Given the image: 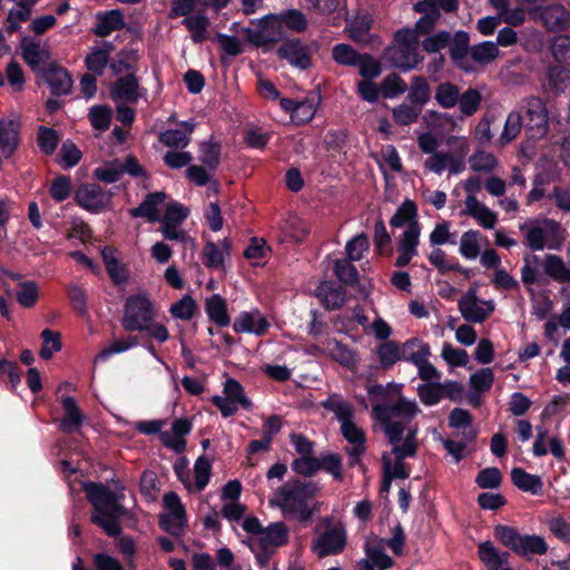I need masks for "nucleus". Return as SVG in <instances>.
<instances>
[{"mask_svg":"<svg viewBox=\"0 0 570 570\" xmlns=\"http://www.w3.org/2000/svg\"><path fill=\"white\" fill-rule=\"evenodd\" d=\"M494 535L504 547L524 558L530 554L542 556L548 551V544L543 537L521 534L515 528L509 525H497Z\"/></svg>","mask_w":570,"mask_h":570,"instance_id":"obj_6","label":"nucleus"},{"mask_svg":"<svg viewBox=\"0 0 570 570\" xmlns=\"http://www.w3.org/2000/svg\"><path fill=\"white\" fill-rule=\"evenodd\" d=\"M61 404L65 410V416L60 421V429L65 433L78 431L85 420V415L78 407L76 400L71 396H63Z\"/></svg>","mask_w":570,"mask_h":570,"instance_id":"obj_28","label":"nucleus"},{"mask_svg":"<svg viewBox=\"0 0 570 570\" xmlns=\"http://www.w3.org/2000/svg\"><path fill=\"white\" fill-rule=\"evenodd\" d=\"M460 90L451 82H443L438 86L435 90V100L443 108H452L459 101Z\"/></svg>","mask_w":570,"mask_h":570,"instance_id":"obj_56","label":"nucleus"},{"mask_svg":"<svg viewBox=\"0 0 570 570\" xmlns=\"http://www.w3.org/2000/svg\"><path fill=\"white\" fill-rule=\"evenodd\" d=\"M492 7L497 10L501 23L510 26H520L525 21L527 9L522 6L509 8V0H489Z\"/></svg>","mask_w":570,"mask_h":570,"instance_id":"obj_34","label":"nucleus"},{"mask_svg":"<svg viewBox=\"0 0 570 570\" xmlns=\"http://www.w3.org/2000/svg\"><path fill=\"white\" fill-rule=\"evenodd\" d=\"M166 197L164 191L148 194L137 208L130 209V215L132 217H145L151 223L158 222L160 217L158 206L165 203Z\"/></svg>","mask_w":570,"mask_h":570,"instance_id":"obj_29","label":"nucleus"},{"mask_svg":"<svg viewBox=\"0 0 570 570\" xmlns=\"http://www.w3.org/2000/svg\"><path fill=\"white\" fill-rule=\"evenodd\" d=\"M318 296L328 309L341 307L345 302V294L341 288L334 287L328 283L322 284L318 289Z\"/></svg>","mask_w":570,"mask_h":570,"instance_id":"obj_51","label":"nucleus"},{"mask_svg":"<svg viewBox=\"0 0 570 570\" xmlns=\"http://www.w3.org/2000/svg\"><path fill=\"white\" fill-rule=\"evenodd\" d=\"M174 471L178 480L189 492H200L209 482L212 463L208 458L200 455L194 464V471L191 474L188 468V461L181 458L175 462Z\"/></svg>","mask_w":570,"mask_h":570,"instance_id":"obj_9","label":"nucleus"},{"mask_svg":"<svg viewBox=\"0 0 570 570\" xmlns=\"http://www.w3.org/2000/svg\"><path fill=\"white\" fill-rule=\"evenodd\" d=\"M377 354L383 367H391L402 360L401 346L393 341L382 343L377 348Z\"/></svg>","mask_w":570,"mask_h":570,"instance_id":"obj_59","label":"nucleus"},{"mask_svg":"<svg viewBox=\"0 0 570 570\" xmlns=\"http://www.w3.org/2000/svg\"><path fill=\"white\" fill-rule=\"evenodd\" d=\"M498 45L492 41H484L470 49L472 59L480 65H489L499 57Z\"/></svg>","mask_w":570,"mask_h":570,"instance_id":"obj_49","label":"nucleus"},{"mask_svg":"<svg viewBox=\"0 0 570 570\" xmlns=\"http://www.w3.org/2000/svg\"><path fill=\"white\" fill-rule=\"evenodd\" d=\"M292 470L301 475L311 476L321 470V462L313 454L301 455L293 460L291 464Z\"/></svg>","mask_w":570,"mask_h":570,"instance_id":"obj_61","label":"nucleus"},{"mask_svg":"<svg viewBox=\"0 0 570 570\" xmlns=\"http://www.w3.org/2000/svg\"><path fill=\"white\" fill-rule=\"evenodd\" d=\"M372 19L367 14L356 16L348 22L350 37L360 43H368L371 40L370 29Z\"/></svg>","mask_w":570,"mask_h":570,"instance_id":"obj_44","label":"nucleus"},{"mask_svg":"<svg viewBox=\"0 0 570 570\" xmlns=\"http://www.w3.org/2000/svg\"><path fill=\"white\" fill-rule=\"evenodd\" d=\"M279 105L283 110L291 114V119L295 125L308 122L316 112V104L312 98L299 101L284 98L281 99Z\"/></svg>","mask_w":570,"mask_h":570,"instance_id":"obj_23","label":"nucleus"},{"mask_svg":"<svg viewBox=\"0 0 570 570\" xmlns=\"http://www.w3.org/2000/svg\"><path fill=\"white\" fill-rule=\"evenodd\" d=\"M479 557L489 570H499L509 560V553L500 552L490 541L479 544Z\"/></svg>","mask_w":570,"mask_h":570,"instance_id":"obj_37","label":"nucleus"},{"mask_svg":"<svg viewBox=\"0 0 570 570\" xmlns=\"http://www.w3.org/2000/svg\"><path fill=\"white\" fill-rule=\"evenodd\" d=\"M191 425L185 419L175 420L171 424V432L161 433L163 443L174 449L176 452H183L186 446L184 436L190 432Z\"/></svg>","mask_w":570,"mask_h":570,"instance_id":"obj_30","label":"nucleus"},{"mask_svg":"<svg viewBox=\"0 0 570 570\" xmlns=\"http://www.w3.org/2000/svg\"><path fill=\"white\" fill-rule=\"evenodd\" d=\"M521 114L524 111L528 121L524 124L525 129L533 138H540L548 130V111L543 101L538 97H530L518 107Z\"/></svg>","mask_w":570,"mask_h":570,"instance_id":"obj_13","label":"nucleus"},{"mask_svg":"<svg viewBox=\"0 0 570 570\" xmlns=\"http://www.w3.org/2000/svg\"><path fill=\"white\" fill-rule=\"evenodd\" d=\"M430 96L431 92L428 81L422 77H414L407 94V101L422 109L430 100Z\"/></svg>","mask_w":570,"mask_h":570,"instance_id":"obj_48","label":"nucleus"},{"mask_svg":"<svg viewBox=\"0 0 570 570\" xmlns=\"http://www.w3.org/2000/svg\"><path fill=\"white\" fill-rule=\"evenodd\" d=\"M446 142L455 145L460 150V155L451 151H439L434 156H429L423 163L426 171L441 175L444 170H448L449 176H452L465 170V155L469 150L468 139L465 137L452 136Z\"/></svg>","mask_w":570,"mask_h":570,"instance_id":"obj_7","label":"nucleus"},{"mask_svg":"<svg viewBox=\"0 0 570 570\" xmlns=\"http://www.w3.org/2000/svg\"><path fill=\"white\" fill-rule=\"evenodd\" d=\"M230 255V243L227 238L219 243L206 242L203 249V263L208 268L224 269L225 259Z\"/></svg>","mask_w":570,"mask_h":570,"instance_id":"obj_24","label":"nucleus"},{"mask_svg":"<svg viewBox=\"0 0 570 570\" xmlns=\"http://www.w3.org/2000/svg\"><path fill=\"white\" fill-rule=\"evenodd\" d=\"M106 269L117 285H124L128 281L126 268L117 261L111 248L105 247L101 252Z\"/></svg>","mask_w":570,"mask_h":570,"instance_id":"obj_43","label":"nucleus"},{"mask_svg":"<svg viewBox=\"0 0 570 570\" xmlns=\"http://www.w3.org/2000/svg\"><path fill=\"white\" fill-rule=\"evenodd\" d=\"M469 167L473 173L492 174L500 168L498 157L485 149H475L468 159Z\"/></svg>","mask_w":570,"mask_h":570,"instance_id":"obj_31","label":"nucleus"},{"mask_svg":"<svg viewBox=\"0 0 570 570\" xmlns=\"http://www.w3.org/2000/svg\"><path fill=\"white\" fill-rule=\"evenodd\" d=\"M282 237L279 240L302 243L309 234L311 226L304 219L297 216H289L279 227Z\"/></svg>","mask_w":570,"mask_h":570,"instance_id":"obj_27","label":"nucleus"},{"mask_svg":"<svg viewBox=\"0 0 570 570\" xmlns=\"http://www.w3.org/2000/svg\"><path fill=\"white\" fill-rule=\"evenodd\" d=\"M402 360L414 365L429 358L431 355L430 346L419 337H412L401 346Z\"/></svg>","mask_w":570,"mask_h":570,"instance_id":"obj_35","label":"nucleus"},{"mask_svg":"<svg viewBox=\"0 0 570 570\" xmlns=\"http://www.w3.org/2000/svg\"><path fill=\"white\" fill-rule=\"evenodd\" d=\"M524 244L531 250H559L566 240L561 224L550 218L530 219L520 225Z\"/></svg>","mask_w":570,"mask_h":570,"instance_id":"obj_4","label":"nucleus"},{"mask_svg":"<svg viewBox=\"0 0 570 570\" xmlns=\"http://www.w3.org/2000/svg\"><path fill=\"white\" fill-rule=\"evenodd\" d=\"M42 346L40 350V356L43 360H49L56 352H59L62 347L61 336L58 332L50 330H43L41 333Z\"/></svg>","mask_w":570,"mask_h":570,"instance_id":"obj_64","label":"nucleus"},{"mask_svg":"<svg viewBox=\"0 0 570 570\" xmlns=\"http://www.w3.org/2000/svg\"><path fill=\"white\" fill-rule=\"evenodd\" d=\"M422 124L425 126V131H431L442 136L443 131H454L456 121L448 114L428 110L422 117Z\"/></svg>","mask_w":570,"mask_h":570,"instance_id":"obj_32","label":"nucleus"},{"mask_svg":"<svg viewBox=\"0 0 570 570\" xmlns=\"http://www.w3.org/2000/svg\"><path fill=\"white\" fill-rule=\"evenodd\" d=\"M242 33L255 46L275 43L285 38V29L282 27L277 14H267L249 27L243 28Z\"/></svg>","mask_w":570,"mask_h":570,"instance_id":"obj_10","label":"nucleus"},{"mask_svg":"<svg viewBox=\"0 0 570 570\" xmlns=\"http://www.w3.org/2000/svg\"><path fill=\"white\" fill-rule=\"evenodd\" d=\"M374 419L382 425L389 441L401 454H415L417 450V426L411 424L420 413L417 403L404 396L394 403L373 406Z\"/></svg>","mask_w":570,"mask_h":570,"instance_id":"obj_1","label":"nucleus"},{"mask_svg":"<svg viewBox=\"0 0 570 570\" xmlns=\"http://www.w3.org/2000/svg\"><path fill=\"white\" fill-rule=\"evenodd\" d=\"M22 57L31 68L36 69L50 59V53L47 49L41 48L39 43L31 42L23 46Z\"/></svg>","mask_w":570,"mask_h":570,"instance_id":"obj_55","label":"nucleus"},{"mask_svg":"<svg viewBox=\"0 0 570 570\" xmlns=\"http://www.w3.org/2000/svg\"><path fill=\"white\" fill-rule=\"evenodd\" d=\"M43 77L52 94L57 96L68 94L72 87V79L63 68L51 67L45 71Z\"/></svg>","mask_w":570,"mask_h":570,"instance_id":"obj_33","label":"nucleus"},{"mask_svg":"<svg viewBox=\"0 0 570 570\" xmlns=\"http://www.w3.org/2000/svg\"><path fill=\"white\" fill-rule=\"evenodd\" d=\"M196 302L189 295H184L178 302L174 303L169 312L174 318L189 321L196 312Z\"/></svg>","mask_w":570,"mask_h":570,"instance_id":"obj_60","label":"nucleus"},{"mask_svg":"<svg viewBox=\"0 0 570 570\" xmlns=\"http://www.w3.org/2000/svg\"><path fill=\"white\" fill-rule=\"evenodd\" d=\"M320 493L314 482L289 481L279 487L269 499V504L278 508L286 518L307 521L320 509L313 499Z\"/></svg>","mask_w":570,"mask_h":570,"instance_id":"obj_2","label":"nucleus"},{"mask_svg":"<svg viewBox=\"0 0 570 570\" xmlns=\"http://www.w3.org/2000/svg\"><path fill=\"white\" fill-rule=\"evenodd\" d=\"M321 405L333 412L338 420L340 424H343V422H347L352 419H354V409L353 406L344 400L338 394H331L326 400H324Z\"/></svg>","mask_w":570,"mask_h":570,"instance_id":"obj_40","label":"nucleus"},{"mask_svg":"<svg viewBox=\"0 0 570 570\" xmlns=\"http://www.w3.org/2000/svg\"><path fill=\"white\" fill-rule=\"evenodd\" d=\"M341 433L350 444L347 453L351 459V464H354L365 450V433L363 429L356 424L354 419L341 424Z\"/></svg>","mask_w":570,"mask_h":570,"instance_id":"obj_22","label":"nucleus"},{"mask_svg":"<svg viewBox=\"0 0 570 570\" xmlns=\"http://www.w3.org/2000/svg\"><path fill=\"white\" fill-rule=\"evenodd\" d=\"M345 546V531L334 527L327 530L314 544V551L320 557L338 553Z\"/></svg>","mask_w":570,"mask_h":570,"instance_id":"obj_25","label":"nucleus"},{"mask_svg":"<svg viewBox=\"0 0 570 570\" xmlns=\"http://www.w3.org/2000/svg\"><path fill=\"white\" fill-rule=\"evenodd\" d=\"M16 297L21 306L26 308L32 307L39 297L38 285L31 281L20 283Z\"/></svg>","mask_w":570,"mask_h":570,"instance_id":"obj_62","label":"nucleus"},{"mask_svg":"<svg viewBox=\"0 0 570 570\" xmlns=\"http://www.w3.org/2000/svg\"><path fill=\"white\" fill-rule=\"evenodd\" d=\"M533 20L540 21L549 31H561L570 24V12L562 4L553 3L540 9Z\"/></svg>","mask_w":570,"mask_h":570,"instance_id":"obj_20","label":"nucleus"},{"mask_svg":"<svg viewBox=\"0 0 570 570\" xmlns=\"http://www.w3.org/2000/svg\"><path fill=\"white\" fill-rule=\"evenodd\" d=\"M145 94L146 90L132 73L118 78L110 89V96L117 104H136Z\"/></svg>","mask_w":570,"mask_h":570,"instance_id":"obj_17","label":"nucleus"},{"mask_svg":"<svg viewBox=\"0 0 570 570\" xmlns=\"http://www.w3.org/2000/svg\"><path fill=\"white\" fill-rule=\"evenodd\" d=\"M205 309L208 317L218 326H227L230 318L227 313L226 301L218 294H214L205 301Z\"/></svg>","mask_w":570,"mask_h":570,"instance_id":"obj_39","label":"nucleus"},{"mask_svg":"<svg viewBox=\"0 0 570 570\" xmlns=\"http://www.w3.org/2000/svg\"><path fill=\"white\" fill-rule=\"evenodd\" d=\"M85 492L94 505L91 521L99 525L108 535L120 533L119 518L124 513L117 495L106 487L97 483L85 484Z\"/></svg>","mask_w":570,"mask_h":570,"instance_id":"obj_3","label":"nucleus"},{"mask_svg":"<svg viewBox=\"0 0 570 570\" xmlns=\"http://www.w3.org/2000/svg\"><path fill=\"white\" fill-rule=\"evenodd\" d=\"M417 395L423 404L428 406L435 405L443 397L442 385L440 382L420 384Z\"/></svg>","mask_w":570,"mask_h":570,"instance_id":"obj_63","label":"nucleus"},{"mask_svg":"<svg viewBox=\"0 0 570 570\" xmlns=\"http://www.w3.org/2000/svg\"><path fill=\"white\" fill-rule=\"evenodd\" d=\"M523 126V118L520 110L515 109L509 112L503 130L498 138V144L500 146H505L512 142L520 135Z\"/></svg>","mask_w":570,"mask_h":570,"instance_id":"obj_41","label":"nucleus"},{"mask_svg":"<svg viewBox=\"0 0 570 570\" xmlns=\"http://www.w3.org/2000/svg\"><path fill=\"white\" fill-rule=\"evenodd\" d=\"M393 454L395 455V461L392 462L387 455L383 456V465L384 473L394 479H406L409 476V469L404 463V458L413 456L414 454H401L395 451V445L393 446Z\"/></svg>","mask_w":570,"mask_h":570,"instance_id":"obj_47","label":"nucleus"},{"mask_svg":"<svg viewBox=\"0 0 570 570\" xmlns=\"http://www.w3.org/2000/svg\"><path fill=\"white\" fill-rule=\"evenodd\" d=\"M277 55L299 69H306L311 65V56L307 48L299 40L293 39L284 42L277 49Z\"/></svg>","mask_w":570,"mask_h":570,"instance_id":"obj_26","label":"nucleus"},{"mask_svg":"<svg viewBox=\"0 0 570 570\" xmlns=\"http://www.w3.org/2000/svg\"><path fill=\"white\" fill-rule=\"evenodd\" d=\"M482 235L479 230L470 229L460 238L459 253L466 259H475L480 255Z\"/></svg>","mask_w":570,"mask_h":570,"instance_id":"obj_42","label":"nucleus"},{"mask_svg":"<svg viewBox=\"0 0 570 570\" xmlns=\"http://www.w3.org/2000/svg\"><path fill=\"white\" fill-rule=\"evenodd\" d=\"M288 528L283 522H274L250 539V547L276 551L288 542Z\"/></svg>","mask_w":570,"mask_h":570,"instance_id":"obj_18","label":"nucleus"},{"mask_svg":"<svg viewBox=\"0 0 570 570\" xmlns=\"http://www.w3.org/2000/svg\"><path fill=\"white\" fill-rule=\"evenodd\" d=\"M459 311L466 322L482 323L494 311L495 304L492 299L483 301L476 295V291L469 289L458 303Z\"/></svg>","mask_w":570,"mask_h":570,"instance_id":"obj_14","label":"nucleus"},{"mask_svg":"<svg viewBox=\"0 0 570 570\" xmlns=\"http://www.w3.org/2000/svg\"><path fill=\"white\" fill-rule=\"evenodd\" d=\"M154 316L153 304L148 298L140 295L130 296L125 304L122 326L127 331H144Z\"/></svg>","mask_w":570,"mask_h":570,"instance_id":"obj_11","label":"nucleus"},{"mask_svg":"<svg viewBox=\"0 0 570 570\" xmlns=\"http://www.w3.org/2000/svg\"><path fill=\"white\" fill-rule=\"evenodd\" d=\"M417 47L419 38L414 30H399L394 35L393 43L384 50L383 59L394 68L409 71L423 61Z\"/></svg>","mask_w":570,"mask_h":570,"instance_id":"obj_5","label":"nucleus"},{"mask_svg":"<svg viewBox=\"0 0 570 570\" xmlns=\"http://www.w3.org/2000/svg\"><path fill=\"white\" fill-rule=\"evenodd\" d=\"M111 51V46L106 43L104 48L94 49L86 58V66L95 75H102Z\"/></svg>","mask_w":570,"mask_h":570,"instance_id":"obj_50","label":"nucleus"},{"mask_svg":"<svg viewBox=\"0 0 570 570\" xmlns=\"http://www.w3.org/2000/svg\"><path fill=\"white\" fill-rule=\"evenodd\" d=\"M277 16L282 27L285 29V33L287 31L302 32L307 27L305 16L296 9L287 10L285 12L278 13Z\"/></svg>","mask_w":570,"mask_h":570,"instance_id":"obj_54","label":"nucleus"},{"mask_svg":"<svg viewBox=\"0 0 570 570\" xmlns=\"http://www.w3.org/2000/svg\"><path fill=\"white\" fill-rule=\"evenodd\" d=\"M422 109L413 104L403 102L392 110L393 120L400 126L414 124Z\"/></svg>","mask_w":570,"mask_h":570,"instance_id":"obj_53","label":"nucleus"},{"mask_svg":"<svg viewBox=\"0 0 570 570\" xmlns=\"http://www.w3.org/2000/svg\"><path fill=\"white\" fill-rule=\"evenodd\" d=\"M513 484L521 491L539 494L542 491L543 482L539 475L530 474L521 468H514L511 471Z\"/></svg>","mask_w":570,"mask_h":570,"instance_id":"obj_36","label":"nucleus"},{"mask_svg":"<svg viewBox=\"0 0 570 570\" xmlns=\"http://www.w3.org/2000/svg\"><path fill=\"white\" fill-rule=\"evenodd\" d=\"M416 216V205L412 200L406 199L400 205L395 214L392 216L390 224L392 227H407L413 222H417Z\"/></svg>","mask_w":570,"mask_h":570,"instance_id":"obj_46","label":"nucleus"},{"mask_svg":"<svg viewBox=\"0 0 570 570\" xmlns=\"http://www.w3.org/2000/svg\"><path fill=\"white\" fill-rule=\"evenodd\" d=\"M364 559H361L355 570H387L393 567V559L385 553V541L373 539L365 543Z\"/></svg>","mask_w":570,"mask_h":570,"instance_id":"obj_16","label":"nucleus"},{"mask_svg":"<svg viewBox=\"0 0 570 570\" xmlns=\"http://www.w3.org/2000/svg\"><path fill=\"white\" fill-rule=\"evenodd\" d=\"M188 215L189 210L187 207L177 202H170L166 205L165 214L161 218L159 217L158 222L160 223V225H181L188 217Z\"/></svg>","mask_w":570,"mask_h":570,"instance_id":"obj_58","label":"nucleus"},{"mask_svg":"<svg viewBox=\"0 0 570 570\" xmlns=\"http://www.w3.org/2000/svg\"><path fill=\"white\" fill-rule=\"evenodd\" d=\"M463 189L466 193L464 208L461 215L473 218L481 227L492 229L498 223V214L491 210L485 204L478 199L476 193L482 188L479 176H469L462 181Z\"/></svg>","mask_w":570,"mask_h":570,"instance_id":"obj_8","label":"nucleus"},{"mask_svg":"<svg viewBox=\"0 0 570 570\" xmlns=\"http://www.w3.org/2000/svg\"><path fill=\"white\" fill-rule=\"evenodd\" d=\"M122 16L119 11H110L102 16L95 29V33L99 37H106L112 31L118 30L122 27Z\"/></svg>","mask_w":570,"mask_h":570,"instance_id":"obj_57","label":"nucleus"},{"mask_svg":"<svg viewBox=\"0 0 570 570\" xmlns=\"http://www.w3.org/2000/svg\"><path fill=\"white\" fill-rule=\"evenodd\" d=\"M194 42H203L208 37L209 21L204 14H191L183 20Z\"/></svg>","mask_w":570,"mask_h":570,"instance_id":"obj_45","label":"nucleus"},{"mask_svg":"<svg viewBox=\"0 0 570 570\" xmlns=\"http://www.w3.org/2000/svg\"><path fill=\"white\" fill-rule=\"evenodd\" d=\"M544 273L559 283H570V269L564 261L554 254L546 255L542 262Z\"/></svg>","mask_w":570,"mask_h":570,"instance_id":"obj_38","label":"nucleus"},{"mask_svg":"<svg viewBox=\"0 0 570 570\" xmlns=\"http://www.w3.org/2000/svg\"><path fill=\"white\" fill-rule=\"evenodd\" d=\"M421 236V225L419 222H413L409 225L399 237L397 257L395 265L397 267L406 266L411 259L417 255V246Z\"/></svg>","mask_w":570,"mask_h":570,"instance_id":"obj_19","label":"nucleus"},{"mask_svg":"<svg viewBox=\"0 0 570 570\" xmlns=\"http://www.w3.org/2000/svg\"><path fill=\"white\" fill-rule=\"evenodd\" d=\"M548 87L553 92H564L570 88V70L564 67H552L548 71Z\"/></svg>","mask_w":570,"mask_h":570,"instance_id":"obj_52","label":"nucleus"},{"mask_svg":"<svg viewBox=\"0 0 570 570\" xmlns=\"http://www.w3.org/2000/svg\"><path fill=\"white\" fill-rule=\"evenodd\" d=\"M268 327L269 322L257 308L239 313L233 323V330L236 333H248L256 336L264 335Z\"/></svg>","mask_w":570,"mask_h":570,"instance_id":"obj_21","label":"nucleus"},{"mask_svg":"<svg viewBox=\"0 0 570 570\" xmlns=\"http://www.w3.org/2000/svg\"><path fill=\"white\" fill-rule=\"evenodd\" d=\"M75 199L86 210L99 213L109 206L111 195L97 184H85L76 190Z\"/></svg>","mask_w":570,"mask_h":570,"instance_id":"obj_15","label":"nucleus"},{"mask_svg":"<svg viewBox=\"0 0 570 570\" xmlns=\"http://www.w3.org/2000/svg\"><path fill=\"white\" fill-rule=\"evenodd\" d=\"M223 393V396H213L212 402L219 409L224 417L235 414L239 406L246 410L252 407V402L245 395L244 389L238 381L227 379Z\"/></svg>","mask_w":570,"mask_h":570,"instance_id":"obj_12","label":"nucleus"}]
</instances>
